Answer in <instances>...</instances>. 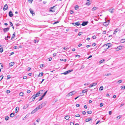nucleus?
Listing matches in <instances>:
<instances>
[{
    "mask_svg": "<svg viewBox=\"0 0 125 125\" xmlns=\"http://www.w3.org/2000/svg\"><path fill=\"white\" fill-rule=\"evenodd\" d=\"M37 108H35V109L34 110H33L31 112V114H33L35 112H36L37 111V110H36L37 109Z\"/></svg>",
    "mask_w": 125,
    "mask_h": 125,
    "instance_id": "16",
    "label": "nucleus"
},
{
    "mask_svg": "<svg viewBox=\"0 0 125 125\" xmlns=\"http://www.w3.org/2000/svg\"><path fill=\"white\" fill-rule=\"evenodd\" d=\"M122 81V80H119L117 81V83H121Z\"/></svg>",
    "mask_w": 125,
    "mask_h": 125,
    "instance_id": "38",
    "label": "nucleus"
},
{
    "mask_svg": "<svg viewBox=\"0 0 125 125\" xmlns=\"http://www.w3.org/2000/svg\"><path fill=\"white\" fill-rule=\"evenodd\" d=\"M24 94L22 92H21L19 94V95L20 96H23Z\"/></svg>",
    "mask_w": 125,
    "mask_h": 125,
    "instance_id": "33",
    "label": "nucleus"
},
{
    "mask_svg": "<svg viewBox=\"0 0 125 125\" xmlns=\"http://www.w3.org/2000/svg\"><path fill=\"white\" fill-rule=\"evenodd\" d=\"M70 12L71 14H72L73 13V11L72 10H71L70 11Z\"/></svg>",
    "mask_w": 125,
    "mask_h": 125,
    "instance_id": "52",
    "label": "nucleus"
},
{
    "mask_svg": "<svg viewBox=\"0 0 125 125\" xmlns=\"http://www.w3.org/2000/svg\"><path fill=\"white\" fill-rule=\"evenodd\" d=\"M29 2L30 3H31L32 2L33 0H28Z\"/></svg>",
    "mask_w": 125,
    "mask_h": 125,
    "instance_id": "40",
    "label": "nucleus"
},
{
    "mask_svg": "<svg viewBox=\"0 0 125 125\" xmlns=\"http://www.w3.org/2000/svg\"><path fill=\"white\" fill-rule=\"evenodd\" d=\"M48 60L49 61H50L52 60V58H48Z\"/></svg>",
    "mask_w": 125,
    "mask_h": 125,
    "instance_id": "53",
    "label": "nucleus"
},
{
    "mask_svg": "<svg viewBox=\"0 0 125 125\" xmlns=\"http://www.w3.org/2000/svg\"><path fill=\"white\" fill-rule=\"evenodd\" d=\"M38 41L37 40H36L34 41V42L35 43L38 42Z\"/></svg>",
    "mask_w": 125,
    "mask_h": 125,
    "instance_id": "51",
    "label": "nucleus"
},
{
    "mask_svg": "<svg viewBox=\"0 0 125 125\" xmlns=\"http://www.w3.org/2000/svg\"><path fill=\"white\" fill-rule=\"evenodd\" d=\"M112 111H110L109 112V114L110 115H111L112 114Z\"/></svg>",
    "mask_w": 125,
    "mask_h": 125,
    "instance_id": "56",
    "label": "nucleus"
},
{
    "mask_svg": "<svg viewBox=\"0 0 125 125\" xmlns=\"http://www.w3.org/2000/svg\"><path fill=\"white\" fill-rule=\"evenodd\" d=\"M15 114V113H11L10 115V116L12 117H13L14 116Z\"/></svg>",
    "mask_w": 125,
    "mask_h": 125,
    "instance_id": "23",
    "label": "nucleus"
},
{
    "mask_svg": "<svg viewBox=\"0 0 125 125\" xmlns=\"http://www.w3.org/2000/svg\"><path fill=\"white\" fill-rule=\"evenodd\" d=\"M89 83H86L84 84V85H88L89 84Z\"/></svg>",
    "mask_w": 125,
    "mask_h": 125,
    "instance_id": "44",
    "label": "nucleus"
},
{
    "mask_svg": "<svg viewBox=\"0 0 125 125\" xmlns=\"http://www.w3.org/2000/svg\"><path fill=\"white\" fill-rule=\"evenodd\" d=\"M10 77H11L10 76L8 75V76H7V79H9L10 78Z\"/></svg>",
    "mask_w": 125,
    "mask_h": 125,
    "instance_id": "48",
    "label": "nucleus"
},
{
    "mask_svg": "<svg viewBox=\"0 0 125 125\" xmlns=\"http://www.w3.org/2000/svg\"><path fill=\"white\" fill-rule=\"evenodd\" d=\"M3 75H1L0 76V81H1L3 78Z\"/></svg>",
    "mask_w": 125,
    "mask_h": 125,
    "instance_id": "37",
    "label": "nucleus"
},
{
    "mask_svg": "<svg viewBox=\"0 0 125 125\" xmlns=\"http://www.w3.org/2000/svg\"><path fill=\"white\" fill-rule=\"evenodd\" d=\"M73 71V70L72 69L71 70H68L67 71L64 72L63 73H62L61 74H64V75L70 73L71 72Z\"/></svg>",
    "mask_w": 125,
    "mask_h": 125,
    "instance_id": "4",
    "label": "nucleus"
},
{
    "mask_svg": "<svg viewBox=\"0 0 125 125\" xmlns=\"http://www.w3.org/2000/svg\"><path fill=\"white\" fill-rule=\"evenodd\" d=\"M43 91V90L40 91L38 92H37L36 94L35 95V96L36 97H38L41 96L42 95V92Z\"/></svg>",
    "mask_w": 125,
    "mask_h": 125,
    "instance_id": "1",
    "label": "nucleus"
},
{
    "mask_svg": "<svg viewBox=\"0 0 125 125\" xmlns=\"http://www.w3.org/2000/svg\"><path fill=\"white\" fill-rule=\"evenodd\" d=\"M9 16L11 17H12L13 15L12 12L11 11H9Z\"/></svg>",
    "mask_w": 125,
    "mask_h": 125,
    "instance_id": "13",
    "label": "nucleus"
},
{
    "mask_svg": "<svg viewBox=\"0 0 125 125\" xmlns=\"http://www.w3.org/2000/svg\"><path fill=\"white\" fill-rule=\"evenodd\" d=\"M106 33V31H103V34H105Z\"/></svg>",
    "mask_w": 125,
    "mask_h": 125,
    "instance_id": "57",
    "label": "nucleus"
},
{
    "mask_svg": "<svg viewBox=\"0 0 125 125\" xmlns=\"http://www.w3.org/2000/svg\"><path fill=\"white\" fill-rule=\"evenodd\" d=\"M55 6H54L53 7H51L49 10V11L50 12H54L55 11Z\"/></svg>",
    "mask_w": 125,
    "mask_h": 125,
    "instance_id": "2",
    "label": "nucleus"
},
{
    "mask_svg": "<svg viewBox=\"0 0 125 125\" xmlns=\"http://www.w3.org/2000/svg\"><path fill=\"white\" fill-rule=\"evenodd\" d=\"M10 92V91L9 90H7L6 91V93L7 94H9Z\"/></svg>",
    "mask_w": 125,
    "mask_h": 125,
    "instance_id": "41",
    "label": "nucleus"
},
{
    "mask_svg": "<svg viewBox=\"0 0 125 125\" xmlns=\"http://www.w3.org/2000/svg\"><path fill=\"white\" fill-rule=\"evenodd\" d=\"M9 22L10 23V24L12 27L13 29H14V27L13 26V25L11 21H9Z\"/></svg>",
    "mask_w": 125,
    "mask_h": 125,
    "instance_id": "27",
    "label": "nucleus"
},
{
    "mask_svg": "<svg viewBox=\"0 0 125 125\" xmlns=\"http://www.w3.org/2000/svg\"><path fill=\"white\" fill-rule=\"evenodd\" d=\"M79 6L77 5L75 7V9L76 10H77V9H78V8H79Z\"/></svg>",
    "mask_w": 125,
    "mask_h": 125,
    "instance_id": "42",
    "label": "nucleus"
},
{
    "mask_svg": "<svg viewBox=\"0 0 125 125\" xmlns=\"http://www.w3.org/2000/svg\"><path fill=\"white\" fill-rule=\"evenodd\" d=\"M92 120V118L89 117V118H88L86 119L85 120V121L86 122H88Z\"/></svg>",
    "mask_w": 125,
    "mask_h": 125,
    "instance_id": "17",
    "label": "nucleus"
},
{
    "mask_svg": "<svg viewBox=\"0 0 125 125\" xmlns=\"http://www.w3.org/2000/svg\"><path fill=\"white\" fill-rule=\"evenodd\" d=\"M103 103H101L100 104V107H101L103 106Z\"/></svg>",
    "mask_w": 125,
    "mask_h": 125,
    "instance_id": "55",
    "label": "nucleus"
},
{
    "mask_svg": "<svg viewBox=\"0 0 125 125\" xmlns=\"http://www.w3.org/2000/svg\"><path fill=\"white\" fill-rule=\"evenodd\" d=\"M76 92H75L74 91H73L68 94L66 95V96L67 97H69L71 96L73 94H74Z\"/></svg>",
    "mask_w": 125,
    "mask_h": 125,
    "instance_id": "3",
    "label": "nucleus"
},
{
    "mask_svg": "<svg viewBox=\"0 0 125 125\" xmlns=\"http://www.w3.org/2000/svg\"><path fill=\"white\" fill-rule=\"evenodd\" d=\"M19 109V107H16V109H15V112L16 113H17L18 111V110L17 111V110H18Z\"/></svg>",
    "mask_w": 125,
    "mask_h": 125,
    "instance_id": "32",
    "label": "nucleus"
},
{
    "mask_svg": "<svg viewBox=\"0 0 125 125\" xmlns=\"http://www.w3.org/2000/svg\"><path fill=\"white\" fill-rule=\"evenodd\" d=\"M92 38L93 39H95L96 38V37L95 36H93Z\"/></svg>",
    "mask_w": 125,
    "mask_h": 125,
    "instance_id": "58",
    "label": "nucleus"
},
{
    "mask_svg": "<svg viewBox=\"0 0 125 125\" xmlns=\"http://www.w3.org/2000/svg\"><path fill=\"white\" fill-rule=\"evenodd\" d=\"M14 64V62H12L10 63L9 64L10 66L11 67L13 66Z\"/></svg>",
    "mask_w": 125,
    "mask_h": 125,
    "instance_id": "22",
    "label": "nucleus"
},
{
    "mask_svg": "<svg viewBox=\"0 0 125 125\" xmlns=\"http://www.w3.org/2000/svg\"><path fill=\"white\" fill-rule=\"evenodd\" d=\"M59 21H55L54 22V23L53 24H54L56 23H59Z\"/></svg>",
    "mask_w": 125,
    "mask_h": 125,
    "instance_id": "49",
    "label": "nucleus"
},
{
    "mask_svg": "<svg viewBox=\"0 0 125 125\" xmlns=\"http://www.w3.org/2000/svg\"><path fill=\"white\" fill-rule=\"evenodd\" d=\"M43 104H42L41 105H39L36 108H37V109H36L37 111L42 107V105H43Z\"/></svg>",
    "mask_w": 125,
    "mask_h": 125,
    "instance_id": "6",
    "label": "nucleus"
},
{
    "mask_svg": "<svg viewBox=\"0 0 125 125\" xmlns=\"http://www.w3.org/2000/svg\"><path fill=\"white\" fill-rule=\"evenodd\" d=\"M88 91V90L87 89L84 90L82 91V93H81L80 94H83V93H87Z\"/></svg>",
    "mask_w": 125,
    "mask_h": 125,
    "instance_id": "14",
    "label": "nucleus"
},
{
    "mask_svg": "<svg viewBox=\"0 0 125 125\" xmlns=\"http://www.w3.org/2000/svg\"><path fill=\"white\" fill-rule=\"evenodd\" d=\"M70 125H73L74 123L73 122H71L70 123Z\"/></svg>",
    "mask_w": 125,
    "mask_h": 125,
    "instance_id": "61",
    "label": "nucleus"
},
{
    "mask_svg": "<svg viewBox=\"0 0 125 125\" xmlns=\"http://www.w3.org/2000/svg\"><path fill=\"white\" fill-rule=\"evenodd\" d=\"M104 61L105 60L104 59L101 60L99 62L100 64H101L103 62H104Z\"/></svg>",
    "mask_w": 125,
    "mask_h": 125,
    "instance_id": "29",
    "label": "nucleus"
},
{
    "mask_svg": "<svg viewBox=\"0 0 125 125\" xmlns=\"http://www.w3.org/2000/svg\"><path fill=\"white\" fill-rule=\"evenodd\" d=\"M92 84V85H93V86H94L95 85H96L97 84V83H93Z\"/></svg>",
    "mask_w": 125,
    "mask_h": 125,
    "instance_id": "35",
    "label": "nucleus"
},
{
    "mask_svg": "<svg viewBox=\"0 0 125 125\" xmlns=\"http://www.w3.org/2000/svg\"><path fill=\"white\" fill-rule=\"evenodd\" d=\"M69 117H70L69 116L66 115L65 116V119L68 120L69 119Z\"/></svg>",
    "mask_w": 125,
    "mask_h": 125,
    "instance_id": "26",
    "label": "nucleus"
},
{
    "mask_svg": "<svg viewBox=\"0 0 125 125\" xmlns=\"http://www.w3.org/2000/svg\"><path fill=\"white\" fill-rule=\"evenodd\" d=\"M125 42V39H122L120 41V42L121 43H123Z\"/></svg>",
    "mask_w": 125,
    "mask_h": 125,
    "instance_id": "25",
    "label": "nucleus"
},
{
    "mask_svg": "<svg viewBox=\"0 0 125 125\" xmlns=\"http://www.w3.org/2000/svg\"><path fill=\"white\" fill-rule=\"evenodd\" d=\"M119 31V29L118 28H116L115 29V31H114L113 34H115L116 33H117L118 31Z\"/></svg>",
    "mask_w": 125,
    "mask_h": 125,
    "instance_id": "19",
    "label": "nucleus"
},
{
    "mask_svg": "<svg viewBox=\"0 0 125 125\" xmlns=\"http://www.w3.org/2000/svg\"><path fill=\"white\" fill-rule=\"evenodd\" d=\"M111 75V73H106L104 75V76H106L108 75Z\"/></svg>",
    "mask_w": 125,
    "mask_h": 125,
    "instance_id": "28",
    "label": "nucleus"
},
{
    "mask_svg": "<svg viewBox=\"0 0 125 125\" xmlns=\"http://www.w3.org/2000/svg\"><path fill=\"white\" fill-rule=\"evenodd\" d=\"M115 10L114 9H110L109 10V11L111 13H112L114 12Z\"/></svg>",
    "mask_w": 125,
    "mask_h": 125,
    "instance_id": "15",
    "label": "nucleus"
},
{
    "mask_svg": "<svg viewBox=\"0 0 125 125\" xmlns=\"http://www.w3.org/2000/svg\"><path fill=\"white\" fill-rule=\"evenodd\" d=\"M103 89V87L102 86H101L99 89V90H100L101 91H102Z\"/></svg>",
    "mask_w": 125,
    "mask_h": 125,
    "instance_id": "34",
    "label": "nucleus"
},
{
    "mask_svg": "<svg viewBox=\"0 0 125 125\" xmlns=\"http://www.w3.org/2000/svg\"><path fill=\"white\" fill-rule=\"evenodd\" d=\"M92 113V112L91 111H87V113L88 114H91Z\"/></svg>",
    "mask_w": 125,
    "mask_h": 125,
    "instance_id": "36",
    "label": "nucleus"
},
{
    "mask_svg": "<svg viewBox=\"0 0 125 125\" xmlns=\"http://www.w3.org/2000/svg\"><path fill=\"white\" fill-rule=\"evenodd\" d=\"M93 87V85L92 84H90V85L89 86V88L92 87Z\"/></svg>",
    "mask_w": 125,
    "mask_h": 125,
    "instance_id": "60",
    "label": "nucleus"
},
{
    "mask_svg": "<svg viewBox=\"0 0 125 125\" xmlns=\"http://www.w3.org/2000/svg\"><path fill=\"white\" fill-rule=\"evenodd\" d=\"M31 68L30 67H28L27 68V69L28 71H29L30 70Z\"/></svg>",
    "mask_w": 125,
    "mask_h": 125,
    "instance_id": "59",
    "label": "nucleus"
},
{
    "mask_svg": "<svg viewBox=\"0 0 125 125\" xmlns=\"http://www.w3.org/2000/svg\"><path fill=\"white\" fill-rule=\"evenodd\" d=\"M121 88L122 89H124L125 88V86H121Z\"/></svg>",
    "mask_w": 125,
    "mask_h": 125,
    "instance_id": "39",
    "label": "nucleus"
},
{
    "mask_svg": "<svg viewBox=\"0 0 125 125\" xmlns=\"http://www.w3.org/2000/svg\"><path fill=\"white\" fill-rule=\"evenodd\" d=\"M84 108L85 109H87V106L86 105H85L84 106Z\"/></svg>",
    "mask_w": 125,
    "mask_h": 125,
    "instance_id": "64",
    "label": "nucleus"
},
{
    "mask_svg": "<svg viewBox=\"0 0 125 125\" xmlns=\"http://www.w3.org/2000/svg\"><path fill=\"white\" fill-rule=\"evenodd\" d=\"M103 24L104 26H106L109 24V23L107 22H104L103 23Z\"/></svg>",
    "mask_w": 125,
    "mask_h": 125,
    "instance_id": "18",
    "label": "nucleus"
},
{
    "mask_svg": "<svg viewBox=\"0 0 125 125\" xmlns=\"http://www.w3.org/2000/svg\"><path fill=\"white\" fill-rule=\"evenodd\" d=\"M98 9V7H94L92 9L93 11L95 10H96Z\"/></svg>",
    "mask_w": 125,
    "mask_h": 125,
    "instance_id": "24",
    "label": "nucleus"
},
{
    "mask_svg": "<svg viewBox=\"0 0 125 125\" xmlns=\"http://www.w3.org/2000/svg\"><path fill=\"white\" fill-rule=\"evenodd\" d=\"M29 10L30 12L31 13L32 15L33 16H34V15L35 14L33 12V10H32V9L30 8V9Z\"/></svg>",
    "mask_w": 125,
    "mask_h": 125,
    "instance_id": "11",
    "label": "nucleus"
},
{
    "mask_svg": "<svg viewBox=\"0 0 125 125\" xmlns=\"http://www.w3.org/2000/svg\"><path fill=\"white\" fill-rule=\"evenodd\" d=\"M82 113L83 114L85 115L86 114V112L85 111H83L82 112Z\"/></svg>",
    "mask_w": 125,
    "mask_h": 125,
    "instance_id": "45",
    "label": "nucleus"
},
{
    "mask_svg": "<svg viewBox=\"0 0 125 125\" xmlns=\"http://www.w3.org/2000/svg\"><path fill=\"white\" fill-rule=\"evenodd\" d=\"M82 32H80L78 34V35L79 36H80L82 34Z\"/></svg>",
    "mask_w": 125,
    "mask_h": 125,
    "instance_id": "47",
    "label": "nucleus"
},
{
    "mask_svg": "<svg viewBox=\"0 0 125 125\" xmlns=\"http://www.w3.org/2000/svg\"><path fill=\"white\" fill-rule=\"evenodd\" d=\"M96 44L95 43H93L92 45V46H95L96 45Z\"/></svg>",
    "mask_w": 125,
    "mask_h": 125,
    "instance_id": "63",
    "label": "nucleus"
},
{
    "mask_svg": "<svg viewBox=\"0 0 125 125\" xmlns=\"http://www.w3.org/2000/svg\"><path fill=\"white\" fill-rule=\"evenodd\" d=\"M27 78V77L26 76H23V79H25Z\"/></svg>",
    "mask_w": 125,
    "mask_h": 125,
    "instance_id": "62",
    "label": "nucleus"
},
{
    "mask_svg": "<svg viewBox=\"0 0 125 125\" xmlns=\"http://www.w3.org/2000/svg\"><path fill=\"white\" fill-rule=\"evenodd\" d=\"M46 93H45V94H43V95L40 97V98L38 100L39 101L42 99L43 98L45 95Z\"/></svg>",
    "mask_w": 125,
    "mask_h": 125,
    "instance_id": "9",
    "label": "nucleus"
},
{
    "mask_svg": "<svg viewBox=\"0 0 125 125\" xmlns=\"http://www.w3.org/2000/svg\"><path fill=\"white\" fill-rule=\"evenodd\" d=\"M9 116H7L5 117V119L7 121L9 119Z\"/></svg>",
    "mask_w": 125,
    "mask_h": 125,
    "instance_id": "30",
    "label": "nucleus"
},
{
    "mask_svg": "<svg viewBox=\"0 0 125 125\" xmlns=\"http://www.w3.org/2000/svg\"><path fill=\"white\" fill-rule=\"evenodd\" d=\"M75 116L76 117H79L80 116V115L79 114H77L75 115Z\"/></svg>",
    "mask_w": 125,
    "mask_h": 125,
    "instance_id": "54",
    "label": "nucleus"
},
{
    "mask_svg": "<svg viewBox=\"0 0 125 125\" xmlns=\"http://www.w3.org/2000/svg\"><path fill=\"white\" fill-rule=\"evenodd\" d=\"M122 47L121 46H119L118 47H117V48H116V51H118L119 50H121L122 49Z\"/></svg>",
    "mask_w": 125,
    "mask_h": 125,
    "instance_id": "12",
    "label": "nucleus"
},
{
    "mask_svg": "<svg viewBox=\"0 0 125 125\" xmlns=\"http://www.w3.org/2000/svg\"><path fill=\"white\" fill-rule=\"evenodd\" d=\"M109 44H107L105 45H104V46L105 47L106 46V49H108V48H109Z\"/></svg>",
    "mask_w": 125,
    "mask_h": 125,
    "instance_id": "20",
    "label": "nucleus"
},
{
    "mask_svg": "<svg viewBox=\"0 0 125 125\" xmlns=\"http://www.w3.org/2000/svg\"><path fill=\"white\" fill-rule=\"evenodd\" d=\"M88 23V21H83L82 24V25L83 26H85L87 25Z\"/></svg>",
    "mask_w": 125,
    "mask_h": 125,
    "instance_id": "8",
    "label": "nucleus"
},
{
    "mask_svg": "<svg viewBox=\"0 0 125 125\" xmlns=\"http://www.w3.org/2000/svg\"><path fill=\"white\" fill-rule=\"evenodd\" d=\"M3 51V50L2 48H0V52H2Z\"/></svg>",
    "mask_w": 125,
    "mask_h": 125,
    "instance_id": "43",
    "label": "nucleus"
},
{
    "mask_svg": "<svg viewBox=\"0 0 125 125\" xmlns=\"http://www.w3.org/2000/svg\"><path fill=\"white\" fill-rule=\"evenodd\" d=\"M121 117V115H119L116 118L119 119Z\"/></svg>",
    "mask_w": 125,
    "mask_h": 125,
    "instance_id": "46",
    "label": "nucleus"
},
{
    "mask_svg": "<svg viewBox=\"0 0 125 125\" xmlns=\"http://www.w3.org/2000/svg\"><path fill=\"white\" fill-rule=\"evenodd\" d=\"M72 24H73L74 26L77 25V26H78L80 25V23L79 21H78L76 22L73 23H72Z\"/></svg>",
    "mask_w": 125,
    "mask_h": 125,
    "instance_id": "5",
    "label": "nucleus"
},
{
    "mask_svg": "<svg viewBox=\"0 0 125 125\" xmlns=\"http://www.w3.org/2000/svg\"><path fill=\"white\" fill-rule=\"evenodd\" d=\"M9 29L10 28L9 27L4 28L3 29V31L5 33L8 31L9 30Z\"/></svg>",
    "mask_w": 125,
    "mask_h": 125,
    "instance_id": "7",
    "label": "nucleus"
},
{
    "mask_svg": "<svg viewBox=\"0 0 125 125\" xmlns=\"http://www.w3.org/2000/svg\"><path fill=\"white\" fill-rule=\"evenodd\" d=\"M8 7L7 4H5L3 8V10L4 11H5L6 10H7L8 9Z\"/></svg>",
    "mask_w": 125,
    "mask_h": 125,
    "instance_id": "10",
    "label": "nucleus"
},
{
    "mask_svg": "<svg viewBox=\"0 0 125 125\" xmlns=\"http://www.w3.org/2000/svg\"><path fill=\"white\" fill-rule=\"evenodd\" d=\"M36 98V97L35 96V95H32V97H31V99L32 100V101L34 100Z\"/></svg>",
    "mask_w": 125,
    "mask_h": 125,
    "instance_id": "21",
    "label": "nucleus"
},
{
    "mask_svg": "<svg viewBox=\"0 0 125 125\" xmlns=\"http://www.w3.org/2000/svg\"><path fill=\"white\" fill-rule=\"evenodd\" d=\"M86 4L88 5H89L90 4V3L89 2H88L86 3Z\"/></svg>",
    "mask_w": 125,
    "mask_h": 125,
    "instance_id": "50",
    "label": "nucleus"
},
{
    "mask_svg": "<svg viewBox=\"0 0 125 125\" xmlns=\"http://www.w3.org/2000/svg\"><path fill=\"white\" fill-rule=\"evenodd\" d=\"M43 74V73H39V76H42Z\"/></svg>",
    "mask_w": 125,
    "mask_h": 125,
    "instance_id": "31",
    "label": "nucleus"
}]
</instances>
